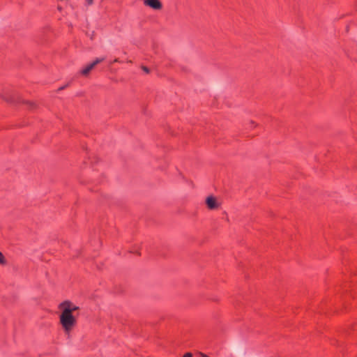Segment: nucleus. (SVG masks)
<instances>
[{"instance_id": "obj_1", "label": "nucleus", "mask_w": 357, "mask_h": 357, "mask_svg": "<svg viewBox=\"0 0 357 357\" xmlns=\"http://www.w3.org/2000/svg\"><path fill=\"white\" fill-rule=\"evenodd\" d=\"M58 308L61 311L59 324L65 334L69 335L77 326V317L74 313L79 310V307L66 300L59 303Z\"/></svg>"}, {"instance_id": "obj_2", "label": "nucleus", "mask_w": 357, "mask_h": 357, "mask_svg": "<svg viewBox=\"0 0 357 357\" xmlns=\"http://www.w3.org/2000/svg\"><path fill=\"white\" fill-rule=\"evenodd\" d=\"M2 98H3L6 101L10 102H22L27 105L28 108L29 109H33L36 107V104L33 102L31 101H24L21 99V98L16 96L15 95H10L9 96H7L6 95H3Z\"/></svg>"}, {"instance_id": "obj_3", "label": "nucleus", "mask_w": 357, "mask_h": 357, "mask_svg": "<svg viewBox=\"0 0 357 357\" xmlns=\"http://www.w3.org/2000/svg\"><path fill=\"white\" fill-rule=\"evenodd\" d=\"M206 204L209 210L218 209L220 204L218 202L216 197L211 195L206 197Z\"/></svg>"}, {"instance_id": "obj_4", "label": "nucleus", "mask_w": 357, "mask_h": 357, "mask_svg": "<svg viewBox=\"0 0 357 357\" xmlns=\"http://www.w3.org/2000/svg\"><path fill=\"white\" fill-rule=\"evenodd\" d=\"M105 60V58H97L91 63L87 65L81 71V74L84 76H86L93 68Z\"/></svg>"}, {"instance_id": "obj_5", "label": "nucleus", "mask_w": 357, "mask_h": 357, "mask_svg": "<svg viewBox=\"0 0 357 357\" xmlns=\"http://www.w3.org/2000/svg\"><path fill=\"white\" fill-rule=\"evenodd\" d=\"M144 3L154 10H160L162 8V3L160 0H144Z\"/></svg>"}, {"instance_id": "obj_6", "label": "nucleus", "mask_w": 357, "mask_h": 357, "mask_svg": "<svg viewBox=\"0 0 357 357\" xmlns=\"http://www.w3.org/2000/svg\"><path fill=\"white\" fill-rule=\"evenodd\" d=\"M6 264V260L3 253L0 251V264L4 265Z\"/></svg>"}, {"instance_id": "obj_7", "label": "nucleus", "mask_w": 357, "mask_h": 357, "mask_svg": "<svg viewBox=\"0 0 357 357\" xmlns=\"http://www.w3.org/2000/svg\"><path fill=\"white\" fill-rule=\"evenodd\" d=\"M142 70H143L146 73H149V72H150L149 68L148 67H146V66H142Z\"/></svg>"}, {"instance_id": "obj_8", "label": "nucleus", "mask_w": 357, "mask_h": 357, "mask_svg": "<svg viewBox=\"0 0 357 357\" xmlns=\"http://www.w3.org/2000/svg\"><path fill=\"white\" fill-rule=\"evenodd\" d=\"M183 357H192V355L191 353H185Z\"/></svg>"}, {"instance_id": "obj_9", "label": "nucleus", "mask_w": 357, "mask_h": 357, "mask_svg": "<svg viewBox=\"0 0 357 357\" xmlns=\"http://www.w3.org/2000/svg\"><path fill=\"white\" fill-rule=\"evenodd\" d=\"M88 5H91L93 3V0H86Z\"/></svg>"}, {"instance_id": "obj_10", "label": "nucleus", "mask_w": 357, "mask_h": 357, "mask_svg": "<svg viewBox=\"0 0 357 357\" xmlns=\"http://www.w3.org/2000/svg\"><path fill=\"white\" fill-rule=\"evenodd\" d=\"M114 63H118V62H120V61H119V59H115L114 60Z\"/></svg>"}, {"instance_id": "obj_11", "label": "nucleus", "mask_w": 357, "mask_h": 357, "mask_svg": "<svg viewBox=\"0 0 357 357\" xmlns=\"http://www.w3.org/2000/svg\"><path fill=\"white\" fill-rule=\"evenodd\" d=\"M93 36H94V33H93L92 34H91V39H93Z\"/></svg>"}, {"instance_id": "obj_12", "label": "nucleus", "mask_w": 357, "mask_h": 357, "mask_svg": "<svg viewBox=\"0 0 357 357\" xmlns=\"http://www.w3.org/2000/svg\"><path fill=\"white\" fill-rule=\"evenodd\" d=\"M66 86H61L59 89V90H63Z\"/></svg>"}]
</instances>
